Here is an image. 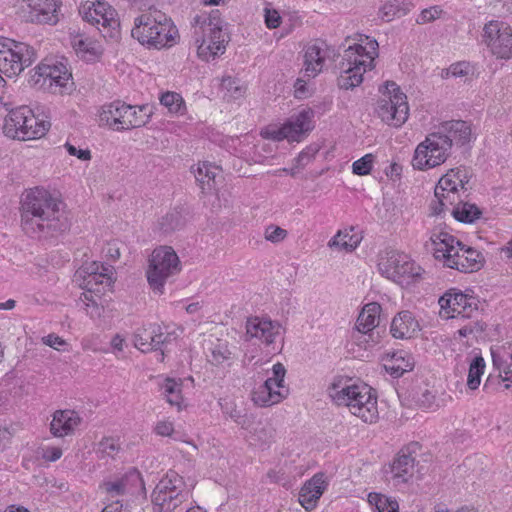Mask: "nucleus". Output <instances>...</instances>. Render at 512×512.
I'll return each instance as SVG.
<instances>
[{
  "mask_svg": "<svg viewBox=\"0 0 512 512\" xmlns=\"http://www.w3.org/2000/svg\"><path fill=\"white\" fill-rule=\"evenodd\" d=\"M61 202L43 188L29 190L21 201V226L30 237L48 238L70 228Z\"/></svg>",
  "mask_w": 512,
  "mask_h": 512,
  "instance_id": "1",
  "label": "nucleus"
},
{
  "mask_svg": "<svg viewBox=\"0 0 512 512\" xmlns=\"http://www.w3.org/2000/svg\"><path fill=\"white\" fill-rule=\"evenodd\" d=\"M471 139V128L462 120L445 121L420 142L412 159L415 169L424 171L443 164L453 145L462 146Z\"/></svg>",
  "mask_w": 512,
  "mask_h": 512,
  "instance_id": "2",
  "label": "nucleus"
},
{
  "mask_svg": "<svg viewBox=\"0 0 512 512\" xmlns=\"http://www.w3.org/2000/svg\"><path fill=\"white\" fill-rule=\"evenodd\" d=\"M425 247L444 266L460 272L477 271L483 264L484 259L479 251L466 246L447 232H433Z\"/></svg>",
  "mask_w": 512,
  "mask_h": 512,
  "instance_id": "3",
  "label": "nucleus"
},
{
  "mask_svg": "<svg viewBox=\"0 0 512 512\" xmlns=\"http://www.w3.org/2000/svg\"><path fill=\"white\" fill-rule=\"evenodd\" d=\"M378 42L369 36H361L359 43L349 45L341 55L337 68V83L341 89H353L363 82V75L374 68L378 56Z\"/></svg>",
  "mask_w": 512,
  "mask_h": 512,
  "instance_id": "4",
  "label": "nucleus"
},
{
  "mask_svg": "<svg viewBox=\"0 0 512 512\" xmlns=\"http://www.w3.org/2000/svg\"><path fill=\"white\" fill-rule=\"evenodd\" d=\"M366 384H347L343 380L334 381L328 387V395L338 406H346L349 411L366 423L378 419L377 397Z\"/></svg>",
  "mask_w": 512,
  "mask_h": 512,
  "instance_id": "5",
  "label": "nucleus"
},
{
  "mask_svg": "<svg viewBox=\"0 0 512 512\" xmlns=\"http://www.w3.org/2000/svg\"><path fill=\"white\" fill-rule=\"evenodd\" d=\"M131 35L142 45L162 49L177 43L178 30L172 21L159 10H149L134 20Z\"/></svg>",
  "mask_w": 512,
  "mask_h": 512,
  "instance_id": "6",
  "label": "nucleus"
},
{
  "mask_svg": "<svg viewBox=\"0 0 512 512\" xmlns=\"http://www.w3.org/2000/svg\"><path fill=\"white\" fill-rule=\"evenodd\" d=\"M50 127L49 120L40 118L28 106H20L12 109L5 117L3 132L11 139L27 141L42 138Z\"/></svg>",
  "mask_w": 512,
  "mask_h": 512,
  "instance_id": "7",
  "label": "nucleus"
},
{
  "mask_svg": "<svg viewBox=\"0 0 512 512\" xmlns=\"http://www.w3.org/2000/svg\"><path fill=\"white\" fill-rule=\"evenodd\" d=\"M31 86L53 94H64L72 89V75L67 66L53 59H45L30 76Z\"/></svg>",
  "mask_w": 512,
  "mask_h": 512,
  "instance_id": "8",
  "label": "nucleus"
},
{
  "mask_svg": "<svg viewBox=\"0 0 512 512\" xmlns=\"http://www.w3.org/2000/svg\"><path fill=\"white\" fill-rule=\"evenodd\" d=\"M183 478L175 471H168L154 488L151 499L159 512H173L187 497Z\"/></svg>",
  "mask_w": 512,
  "mask_h": 512,
  "instance_id": "9",
  "label": "nucleus"
},
{
  "mask_svg": "<svg viewBox=\"0 0 512 512\" xmlns=\"http://www.w3.org/2000/svg\"><path fill=\"white\" fill-rule=\"evenodd\" d=\"M179 271V257L171 247L160 246L154 249L147 270V280L153 290L162 293L167 279Z\"/></svg>",
  "mask_w": 512,
  "mask_h": 512,
  "instance_id": "10",
  "label": "nucleus"
},
{
  "mask_svg": "<svg viewBox=\"0 0 512 512\" xmlns=\"http://www.w3.org/2000/svg\"><path fill=\"white\" fill-rule=\"evenodd\" d=\"M385 92L377 102L376 113L383 122L390 126H402L409 115L407 97L393 81H387Z\"/></svg>",
  "mask_w": 512,
  "mask_h": 512,
  "instance_id": "11",
  "label": "nucleus"
},
{
  "mask_svg": "<svg viewBox=\"0 0 512 512\" xmlns=\"http://www.w3.org/2000/svg\"><path fill=\"white\" fill-rule=\"evenodd\" d=\"M59 0H16V14L25 22L54 25L58 22Z\"/></svg>",
  "mask_w": 512,
  "mask_h": 512,
  "instance_id": "12",
  "label": "nucleus"
},
{
  "mask_svg": "<svg viewBox=\"0 0 512 512\" xmlns=\"http://www.w3.org/2000/svg\"><path fill=\"white\" fill-rule=\"evenodd\" d=\"M176 340L174 332H167L158 324L138 328L134 333V346L141 352L160 351V361L164 360L168 345Z\"/></svg>",
  "mask_w": 512,
  "mask_h": 512,
  "instance_id": "13",
  "label": "nucleus"
},
{
  "mask_svg": "<svg viewBox=\"0 0 512 512\" xmlns=\"http://www.w3.org/2000/svg\"><path fill=\"white\" fill-rule=\"evenodd\" d=\"M483 40L490 52L498 59L509 60L512 57V30L498 21L484 26Z\"/></svg>",
  "mask_w": 512,
  "mask_h": 512,
  "instance_id": "14",
  "label": "nucleus"
},
{
  "mask_svg": "<svg viewBox=\"0 0 512 512\" xmlns=\"http://www.w3.org/2000/svg\"><path fill=\"white\" fill-rule=\"evenodd\" d=\"M440 314L446 318L470 319L478 314L475 299L462 292H446L439 298Z\"/></svg>",
  "mask_w": 512,
  "mask_h": 512,
  "instance_id": "15",
  "label": "nucleus"
},
{
  "mask_svg": "<svg viewBox=\"0 0 512 512\" xmlns=\"http://www.w3.org/2000/svg\"><path fill=\"white\" fill-rule=\"evenodd\" d=\"M378 270L386 278L400 281L405 276L414 275V262L403 252L387 250L379 259Z\"/></svg>",
  "mask_w": 512,
  "mask_h": 512,
  "instance_id": "16",
  "label": "nucleus"
},
{
  "mask_svg": "<svg viewBox=\"0 0 512 512\" xmlns=\"http://www.w3.org/2000/svg\"><path fill=\"white\" fill-rule=\"evenodd\" d=\"M193 39L197 45L198 56L208 61L225 51L226 35L222 28L194 29Z\"/></svg>",
  "mask_w": 512,
  "mask_h": 512,
  "instance_id": "17",
  "label": "nucleus"
},
{
  "mask_svg": "<svg viewBox=\"0 0 512 512\" xmlns=\"http://www.w3.org/2000/svg\"><path fill=\"white\" fill-rule=\"evenodd\" d=\"M7 54L3 59L7 65H1L0 72L10 78L19 75L36 60L35 50L23 42L14 41Z\"/></svg>",
  "mask_w": 512,
  "mask_h": 512,
  "instance_id": "18",
  "label": "nucleus"
},
{
  "mask_svg": "<svg viewBox=\"0 0 512 512\" xmlns=\"http://www.w3.org/2000/svg\"><path fill=\"white\" fill-rule=\"evenodd\" d=\"M281 325L269 318L251 317L246 321V339H256L260 343L270 346L280 336Z\"/></svg>",
  "mask_w": 512,
  "mask_h": 512,
  "instance_id": "19",
  "label": "nucleus"
},
{
  "mask_svg": "<svg viewBox=\"0 0 512 512\" xmlns=\"http://www.w3.org/2000/svg\"><path fill=\"white\" fill-rule=\"evenodd\" d=\"M417 448L418 443H411L398 453L397 458L390 465L389 472L391 473V478L397 484L406 483L412 476L415 462L412 453H415Z\"/></svg>",
  "mask_w": 512,
  "mask_h": 512,
  "instance_id": "20",
  "label": "nucleus"
},
{
  "mask_svg": "<svg viewBox=\"0 0 512 512\" xmlns=\"http://www.w3.org/2000/svg\"><path fill=\"white\" fill-rule=\"evenodd\" d=\"M380 313L381 306L376 302H371L363 307L357 318L356 329L363 336H368L369 339L364 340L366 343L377 342L374 339V329L379 325Z\"/></svg>",
  "mask_w": 512,
  "mask_h": 512,
  "instance_id": "21",
  "label": "nucleus"
},
{
  "mask_svg": "<svg viewBox=\"0 0 512 512\" xmlns=\"http://www.w3.org/2000/svg\"><path fill=\"white\" fill-rule=\"evenodd\" d=\"M324 474H315L306 481L299 492V502L306 511L313 510L326 489Z\"/></svg>",
  "mask_w": 512,
  "mask_h": 512,
  "instance_id": "22",
  "label": "nucleus"
},
{
  "mask_svg": "<svg viewBox=\"0 0 512 512\" xmlns=\"http://www.w3.org/2000/svg\"><path fill=\"white\" fill-rule=\"evenodd\" d=\"M112 270L111 266L104 265L98 262H92L84 265L78 271L80 276H84L85 286L88 291L95 290L96 286L106 284L110 286L112 283Z\"/></svg>",
  "mask_w": 512,
  "mask_h": 512,
  "instance_id": "23",
  "label": "nucleus"
},
{
  "mask_svg": "<svg viewBox=\"0 0 512 512\" xmlns=\"http://www.w3.org/2000/svg\"><path fill=\"white\" fill-rule=\"evenodd\" d=\"M81 423V418L73 410H57L54 412L50 432L54 437H64L71 435L75 428Z\"/></svg>",
  "mask_w": 512,
  "mask_h": 512,
  "instance_id": "24",
  "label": "nucleus"
},
{
  "mask_svg": "<svg viewBox=\"0 0 512 512\" xmlns=\"http://www.w3.org/2000/svg\"><path fill=\"white\" fill-rule=\"evenodd\" d=\"M420 331V325L410 311L399 312L392 320L391 335L396 339H410Z\"/></svg>",
  "mask_w": 512,
  "mask_h": 512,
  "instance_id": "25",
  "label": "nucleus"
},
{
  "mask_svg": "<svg viewBox=\"0 0 512 512\" xmlns=\"http://www.w3.org/2000/svg\"><path fill=\"white\" fill-rule=\"evenodd\" d=\"M313 111L304 109L298 114L291 116L284 126L288 127L286 130L288 141L299 142L304 135L313 129L312 125Z\"/></svg>",
  "mask_w": 512,
  "mask_h": 512,
  "instance_id": "26",
  "label": "nucleus"
},
{
  "mask_svg": "<svg viewBox=\"0 0 512 512\" xmlns=\"http://www.w3.org/2000/svg\"><path fill=\"white\" fill-rule=\"evenodd\" d=\"M325 43L309 44L304 53V70L307 77H315L322 71L327 51Z\"/></svg>",
  "mask_w": 512,
  "mask_h": 512,
  "instance_id": "27",
  "label": "nucleus"
},
{
  "mask_svg": "<svg viewBox=\"0 0 512 512\" xmlns=\"http://www.w3.org/2000/svg\"><path fill=\"white\" fill-rule=\"evenodd\" d=\"M123 109L124 120L122 121V126H119V129L124 130L145 126L153 113L149 105L132 106L125 103Z\"/></svg>",
  "mask_w": 512,
  "mask_h": 512,
  "instance_id": "28",
  "label": "nucleus"
},
{
  "mask_svg": "<svg viewBox=\"0 0 512 512\" xmlns=\"http://www.w3.org/2000/svg\"><path fill=\"white\" fill-rule=\"evenodd\" d=\"M123 107H125V103L121 101L103 105L99 113V125L107 126L115 131H123L124 129H119L124 120Z\"/></svg>",
  "mask_w": 512,
  "mask_h": 512,
  "instance_id": "29",
  "label": "nucleus"
},
{
  "mask_svg": "<svg viewBox=\"0 0 512 512\" xmlns=\"http://www.w3.org/2000/svg\"><path fill=\"white\" fill-rule=\"evenodd\" d=\"M385 370L393 377H401L405 372H409L414 367L413 358L405 351L392 352L387 354Z\"/></svg>",
  "mask_w": 512,
  "mask_h": 512,
  "instance_id": "30",
  "label": "nucleus"
},
{
  "mask_svg": "<svg viewBox=\"0 0 512 512\" xmlns=\"http://www.w3.org/2000/svg\"><path fill=\"white\" fill-rule=\"evenodd\" d=\"M271 381H264L252 392V401L260 407H268L280 403L287 397L285 392H271Z\"/></svg>",
  "mask_w": 512,
  "mask_h": 512,
  "instance_id": "31",
  "label": "nucleus"
},
{
  "mask_svg": "<svg viewBox=\"0 0 512 512\" xmlns=\"http://www.w3.org/2000/svg\"><path fill=\"white\" fill-rule=\"evenodd\" d=\"M162 395L171 406L181 409L183 403L182 382L173 378H166L161 384Z\"/></svg>",
  "mask_w": 512,
  "mask_h": 512,
  "instance_id": "32",
  "label": "nucleus"
},
{
  "mask_svg": "<svg viewBox=\"0 0 512 512\" xmlns=\"http://www.w3.org/2000/svg\"><path fill=\"white\" fill-rule=\"evenodd\" d=\"M411 6L410 2L400 0L386 2L380 9V17L389 22L396 17L405 16L410 11Z\"/></svg>",
  "mask_w": 512,
  "mask_h": 512,
  "instance_id": "33",
  "label": "nucleus"
},
{
  "mask_svg": "<svg viewBox=\"0 0 512 512\" xmlns=\"http://www.w3.org/2000/svg\"><path fill=\"white\" fill-rule=\"evenodd\" d=\"M219 171V167L211 163L203 162L202 164H198L194 173L196 181L199 183L203 191L212 188V184L214 183Z\"/></svg>",
  "mask_w": 512,
  "mask_h": 512,
  "instance_id": "34",
  "label": "nucleus"
},
{
  "mask_svg": "<svg viewBox=\"0 0 512 512\" xmlns=\"http://www.w3.org/2000/svg\"><path fill=\"white\" fill-rule=\"evenodd\" d=\"M206 356L210 364L220 366L232 359V352L226 342L217 340L209 348V353Z\"/></svg>",
  "mask_w": 512,
  "mask_h": 512,
  "instance_id": "35",
  "label": "nucleus"
},
{
  "mask_svg": "<svg viewBox=\"0 0 512 512\" xmlns=\"http://www.w3.org/2000/svg\"><path fill=\"white\" fill-rule=\"evenodd\" d=\"M359 243L360 240L356 235H350L348 232L338 231L337 234L330 239L328 246L331 249L352 252L358 247Z\"/></svg>",
  "mask_w": 512,
  "mask_h": 512,
  "instance_id": "36",
  "label": "nucleus"
},
{
  "mask_svg": "<svg viewBox=\"0 0 512 512\" xmlns=\"http://www.w3.org/2000/svg\"><path fill=\"white\" fill-rule=\"evenodd\" d=\"M451 213L457 221L463 223H472L481 215V211L476 205L467 202L456 205Z\"/></svg>",
  "mask_w": 512,
  "mask_h": 512,
  "instance_id": "37",
  "label": "nucleus"
},
{
  "mask_svg": "<svg viewBox=\"0 0 512 512\" xmlns=\"http://www.w3.org/2000/svg\"><path fill=\"white\" fill-rule=\"evenodd\" d=\"M160 103L175 115H183L186 110L185 101L182 96L176 92H165L160 97Z\"/></svg>",
  "mask_w": 512,
  "mask_h": 512,
  "instance_id": "38",
  "label": "nucleus"
},
{
  "mask_svg": "<svg viewBox=\"0 0 512 512\" xmlns=\"http://www.w3.org/2000/svg\"><path fill=\"white\" fill-rule=\"evenodd\" d=\"M485 370V361L481 356H476L470 363L467 386L471 390H475L481 383V377Z\"/></svg>",
  "mask_w": 512,
  "mask_h": 512,
  "instance_id": "39",
  "label": "nucleus"
},
{
  "mask_svg": "<svg viewBox=\"0 0 512 512\" xmlns=\"http://www.w3.org/2000/svg\"><path fill=\"white\" fill-rule=\"evenodd\" d=\"M103 11V16L100 18V25L104 29H108V35L114 37L118 33L119 21L117 19L116 10L108 3L100 7Z\"/></svg>",
  "mask_w": 512,
  "mask_h": 512,
  "instance_id": "40",
  "label": "nucleus"
},
{
  "mask_svg": "<svg viewBox=\"0 0 512 512\" xmlns=\"http://www.w3.org/2000/svg\"><path fill=\"white\" fill-rule=\"evenodd\" d=\"M183 224H184V217L182 216L181 211L178 209H174V210L168 212L159 221L160 229L164 233H170V232L180 228Z\"/></svg>",
  "mask_w": 512,
  "mask_h": 512,
  "instance_id": "41",
  "label": "nucleus"
},
{
  "mask_svg": "<svg viewBox=\"0 0 512 512\" xmlns=\"http://www.w3.org/2000/svg\"><path fill=\"white\" fill-rule=\"evenodd\" d=\"M220 13L218 10L212 11L208 16L206 14L196 15L193 18L194 29L204 30L207 28H222Z\"/></svg>",
  "mask_w": 512,
  "mask_h": 512,
  "instance_id": "42",
  "label": "nucleus"
},
{
  "mask_svg": "<svg viewBox=\"0 0 512 512\" xmlns=\"http://www.w3.org/2000/svg\"><path fill=\"white\" fill-rule=\"evenodd\" d=\"M246 437H248L251 444L254 445L268 444L272 439V431L271 429L264 426L262 423L257 422L255 427H253V429L250 430Z\"/></svg>",
  "mask_w": 512,
  "mask_h": 512,
  "instance_id": "43",
  "label": "nucleus"
},
{
  "mask_svg": "<svg viewBox=\"0 0 512 512\" xmlns=\"http://www.w3.org/2000/svg\"><path fill=\"white\" fill-rule=\"evenodd\" d=\"M374 156L366 154L360 159L356 160L352 165V171L359 176L368 175L372 169Z\"/></svg>",
  "mask_w": 512,
  "mask_h": 512,
  "instance_id": "44",
  "label": "nucleus"
},
{
  "mask_svg": "<svg viewBox=\"0 0 512 512\" xmlns=\"http://www.w3.org/2000/svg\"><path fill=\"white\" fill-rule=\"evenodd\" d=\"M437 191H459L458 182L455 179V174L451 172V169L440 178L438 184L435 187Z\"/></svg>",
  "mask_w": 512,
  "mask_h": 512,
  "instance_id": "45",
  "label": "nucleus"
},
{
  "mask_svg": "<svg viewBox=\"0 0 512 512\" xmlns=\"http://www.w3.org/2000/svg\"><path fill=\"white\" fill-rule=\"evenodd\" d=\"M288 235V232L276 225H269L264 232V238L271 243L282 242Z\"/></svg>",
  "mask_w": 512,
  "mask_h": 512,
  "instance_id": "46",
  "label": "nucleus"
},
{
  "mask_svg": "<svg viewBox=\"0 0 512 512\" xmlns=\"http://www.w3.org/2000/svg\"><path fill=\"white\" fill-rule=\"evenodd\" d=\"M221 86L235 99L241 97L244 93V88L239 85L238 80L230 76L222 79Z\"/></svg>",
  "mask_w": 512,
  "mask_h": 512,
  "instance_id": "47",
  "label": "nucleus"
},
{
  "mask_svg": "<svg viewBox=\"0 0 512 512\" xmlns=\"http://www.w3.org/2000/svg\"><path fill=\"white\" fill-rule=\"evenodd\" d=\"M434 195L435 198L440 199L444 203L447 210L449 209L450 206H454L456 204L458 205L462 202V200L460 199L459 191L449 192L435 190Z\"/></svg>",
  "mask_w": 512,
  "mask_h": 512,
  "instance_id": "48",
  "label": "nucleus"
},
{
  "mask_svg": "<svg viewBox=\"0 0 512 512\" xmlns=\"http://www.w3.org/2000/svg\"><path fill=\"white\" fill-rule=\"evenodd\" d=\"M107 2L104 1H97L93 4L92 8H89L88 11L84 14V19L91 23L92 25L99 26L100 25V18L103 16V11L100 7L102 5H106Z\"/></svg>",
  "mask_w": 512,
  "mask_h": 512,
  "instance_id": "49",
  "label": "nucleus"
},
{
  "mask_svg": "<svg viewBox=\"0 0 512 512\" xmlns=\"http://www.w3.org/2000/svg\"><path fill=\"white\" fill-rule=\"evenodd\" d=\"M272 377H268L265 381H271L272 385H277L278 388H284V378L286 375V369L280 362L276 363L272 367Z\"/></svg>",
  "mask_w": 512,
  "mask_h": 512,
  "instance_id": "50",
  "label": "nucleus"
},
{
  "mask_svg": "<svg viewBox=\"0 0 512 512\" xmlns=\"http://www.w3.org/2000/svg\"><path fill=\"white\" fill-rule=\"evenodd\" d=\"M119 450L118 441L115 438L107 437L99 442V451L107 456H114Z\"/></svg>",
  "mask_w": 512,
  "mask_h": 512,
  "instance_id": "51",
  "label": "nucleus"
},
{
  "mask_svg": "<svg viewBox=\"0 0 512 512\" xmlns=\"http://www.w3.org/2000/svg\"><path fill=\"white\" fill-rule=\"evenodd\" d=\"M105 491L111 495V497L119 496L125 493L126 480L119 479L116 481L106 482L103 485Z\"/></svg>",
  "mask_w": 512,
  "mask_h": 512,
  "instance_id": "52",
  "label": "nucleus"
},
{
  "mask_svg": "<svg viewBox=\"0 0 512 512\" xmlns=\"http://www.w3.org/2000/svg\"><path fill=\"white\" fill-rule=\"evenodd\" d=\"M288 127H285L284 124L281 127H269L266 128L261 135L264 138L271 139L274 141H282L284 139H287L286 130Z\"/></svg>",
  "mask_w": 512,
  "mask_h": 512,
  "instance_id": "53",
  "label": "nucleus"
},
{
  "mask_svg": "<svg viewBox=\"0 0 512 512\" xmlns=\"http://www.w3.org/2000/svg\"><path fill=\"white\" fill-rule=\"evenodd\" d=\"M472 68L470 63L468 62H458L452 64L449 69H447L446 76L451 75L454 77H463L467 76L471 72Z\"/></svg>",
  "mask_w": 512,
  "mask_h": 512,
  "instance_id": "54",
  "label": "nucleus"
},
{
  "mask_svg": "<svg viewBox=\"0 0 512 512\" xmlns=\"http://www.w3.org/2000/svg\"><path fill=\"white\" fill-rule=\"evenodd\" d=\"M451 172L455 174V179L458 182L459 187L466 191V185L469 183L471 173L466 167H457L451 169Z\"/></svg>",
  "mask_w": 512,
  "mask_h": 512,
  "instance_id": "55",
  "label": "nucleus"
},
{
  "mask_svg": "<svg viewBox=\"0 0 512 512\" xmlns=\"http://www.w3.org/2000/svg\"><path fill=\"white\" fill-rule=\"evenodd\" d=\"M442 10L438 6L430 7L422 10L416 22L418 24H425L439 18Z\"/></svg>",
  "mask_w": 512,
  "mask_h": 512,
  "instance_id": "56",
  "label": "nucleus"
},
{
  "mask_svg": "<svg viewBox=\"0 0 512 512\" xmlns=\"http://www.w3.org/2000/svg\"><path fill=\"white\" fill-rule=\"evenodd\" d=\"M265 24L269 29H274L280 26L281 16L274 9L265 8Z\"/></svg>",
  "mask_w": 512,
  "mask_h": 512,
  "instance_id": "57",
  "label": "nucleus"
},
{
  "mask_svg": "<svg viewBox=\"0 0 512 512\" xmlns=\"http://www.w3.org/2000/svg\"><path fill=\"white\" fill-rule=\"evenodd\" d=\"M65 148L71 156H76L80 160L87 161L91 159V152L88 149H77L74 145L70 144L69 142L65 144Z\"/></svg>",
  "mask_w": 512,
  "mask_h": 512,
  "instance_id": "58",
  "label": "nucleus"
},
{
  "mask_svg": "<svg viewBox=\"0 0 512 512\" xmlns=\"http://www.w3.org/2000/svg\"><path fill=\"white\" fill-rule=\"evenodd\" d=\"M42 342L45 345H47V346H49V347H51L53 349H56V350H60L61 346H64V345L67 344L66 341L63 338L59 337L58 335H56L54 333H51V334H48L47 336H44L42 338Z\"/></svg>",
  "mask_w": 512,
  "mask_h": 512,
  "instance_id": "59",
  "label": "nucleus"
},
{
  "mask_svg": "<svg viewBox=\"0 0 512 512\" xmlns=\"http://www.w3.org/2000/svg\"><path fill=\"white\" fill-rule=\"evenodd\" d=\"M173 431V423L169 421H160L155 427V432L160 436H170Z\"/></svg>",
  "mask_w": 512,
  "mask_h": 512,
  "instance_id": "60",
  "label": "nucleus"
},
{
  "mask_svg": "<svg viewBox=\"0 0 512 512\" xmlns=\"http://www.w3.org/2000/svg\"><path fill=\"white\" fill-rule=\"evenodd\" d=\"M14 46V40L0 37V66L1 65H7L5 61H3L4 56L8 55L7 52L9 50V47Z\"/></svg>",
  "mask_w": 512,
  "mask_h": 512,
  "instance_id": "61",
  "label": "nucleus"
},
{
  "mask_svg": "<svg viewBox=\"0 0 512 512\" xmlns=\"http://www.w3.org/2000/svg\"><path fill=\"white\" fill-rule=\"evenodd\" d=\"M418 403L424 408H431L435 403V395L429 390H425L419 396Z\"/></svg>",
  "mask_w": 512,
  "mask_h": 512,
  "instance_id": "62",
  "label": "nucleus"
},
{
  "mask_svg": "<svg viewBox=\"0 0 512 512\" xmlns=\"http://www.w3.org/2000/svg\"><path fill=\"white\" fill-rule=\"evenodd\" d=\"M257 422H255V418L253 415L249 414H242L241 418L237 422V425H239L242 429L247 430L248 433L250 432Z\"/></svg>",
  "mask_w": 512,
  "mask_h": 512,
  "instance_id": "63",
  "label": "nucleus"
},
{
  "mask_svg": "<svg viewBox=\"0 0 512 512\" xmlns=\"http://www.w3.org/2000/svg\"><path fill=\"white\" fill-rule=\"evenodd\" d=\"M387 497L378 494V493H370L368 495V502L370 505L375 506V509L378 511L381 505H385L387 503Z\"/></svg>",
  "mask_w": 512,
  "mask_h": 512,
  "instance_id": "64",
  "label": "nucleus"
}]
</instances>
